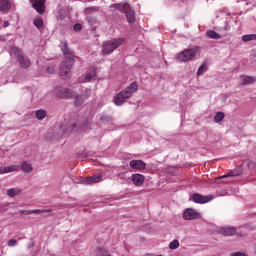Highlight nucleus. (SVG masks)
<instances>
[{
	"label": "nucleus",
	"instance_id": "1",
	"mask_svg": "<svg viewBox=\"0 0 256 256\" xmlns=\"http://www.w3.org/2000/svg\"><path fill=\"white\" fill-rule=\"evenodd\" d=\"M61 51L65 57V60L62 61L59 75L61 79H69L71 77V69L73 68V63H75V52L69 49V44L66 40L61 41Z\"/></svg>",
	"mask_w": 256,
	"mask_h": 256
},
{
	"label": "nucleus",
	"instance_id": "2",
	"mask_svg": "<svg viewBox=\"0 0 256 256\" xmlns=\"http://www.w3.org/2000/svg\"><path fill=\"white\" fill-rule=\"evenodd\" d=\"M138 89L139 86L137 85V82L130 83L128 87L115 95L113 99L114 104L118 107H121V105H123V103H125L127 99H131V97H133V94L137 93Z\"/></svg>",
	"mask_w": 256,
	"mask_h": 256
},
{
	"label": "nucleus",
	"instance_id": "3",
	"mask_svg": "<svg viewBox=\"0 0 256 256\" xmlns=\"http://www.w3.org/2000/svg\"><path fill=\"white\" fill-rule=\"evenodd\" d=\"M10 55H14V57H17V62L22 69H29V67H31V60L23 55V51H21V49H19L18 47L12 46L10 49Z\"/></svg>",
	"mask_w": 256,
	"mask_h": 256
},
{
	"label": "nucleus",
	"instance_id": "4",
	"mask_svg": "<svg viewBox=\"0 0 256 256\" xmlns=\"http://www.w3.org/2000/svg\"><path fill=\"white\" fill-rule=\"evenodd\" d=\"M200 49L201 48L199 46L191 49H185L177 55V61H179V63H187L188 61H193V59L197 57V53H199Z\"/></svg>",
	"mask_w": 256,
	"mask_h": 256
},
{
	"label": "nucleus",
	"instance_id": "5",
	"mask_svg": "<svg viewBox=\"0 0 256 256\" xmlns=\"http://www.w3.org/2000/svg\"><path fill=\"white\" fill-rule=\"evenodd\" d=\"M123 40L122 38H115L112 40H108L103 44L102 48V55H109V53H113L117 47H121L123 45Z\"/></svg>",
	"mask_w": 256,
	"mask_h": 256
},
{
	"label": "nucleus",
	"instance_id": "6",
	"mask_svg": "<svg viewBox=\"0 0 256 256\" xmlns=\"http://www.w3.org/2000/svg\"><path fill=\"white\" fill-rule=\"evenodd\" d=\"M89 129H91V121L89 120H84L83 122H72L69 127V131H76L78 133L89 131ZM67 132L68 130H66V133Z\"/></svg>",
	"mask_w": 256,
	"mask_h": 256
},
{
	"label": "nucleus",
	"instance_id": "7",
	"mask_svg": "<svg viewBox=\"0 0 256 256\" xmlns=\"http://www.w3.org/2000/svg\"><path fill=\"white\" fill-rule=\"evenodd\" d=\"M54 94L58 99H71V97H75V93L71 89L65 87H56Z\"/></svg>",
	"mask_w": 256,
	"mask_h": 256
},
{
	"label": "nucleus",
	"instance_id": "8",
	"mask_svg": "<svg viewBox=\"0 0 256 256\" xmlns=\"http://www.w3.org/2000/svg\"><path fill=\"white\" fill-rule=\"evenodd\" d=\"M47 0H29V3L32 5V8L39 13V15L45 14V3Z\"/></svg>",
	"mask_w": 256,
	"mask_h": 256
},
{
	"label": "nucleus",
	"instance_id": "9",
	"mask_svg": "<svg viewBox=\"0 0 256 256\" xmlns=\"http://www.w3.org/2000/svg\"><path fill=\"white\" fill-rule=\"evenodd\" d=\"M91 95V89H86L85 93L75 96L74 105L75 107H81L89 99Z\"/></svg>",
	"mask_w": 256,
	"mask_h": 256
},
{
	"label": "nucleus",
	"instance_id": "10",
	"mask_svg": "<svg viewBox=\"0 0 256 256\" xmlns=\"http://www.w3.org/2000/svg\"><path fill=\"white\" fill-rule=\"evenodd\" d=\"M199 217H201V214L193 208H188L183 213L185 221H193L194 219H199Z\"/></svg>",
	"mask_w": 256,
	"mask_h": 256
},
{
	"label": "nucleus",
	"instance_id": "11",
	"mask_svg": "<svg viewBox=\"0 0 256 256\" xmlns=\"http://www.w3.org/2000/svg\"><path fill=\"white\" fill-rule=\"evenodd\" d=\"M192 201H194V203H209V201H213V195H208V196H204L198 193H195L192 195Z\"/></svg>",
	"mask_w": 256,
	"mask_h": 256
},
{
	"label": "nucleus",
	"instance_id": "12",
	"mask_svg": "<svg viewBox=\"0 0 256 256\" xmlns=\"http://www.w3.org/2000/svg\"><path fill=\"white\" fill-rule=\"evenodd\" d=\"M129 167L134 169V171H145V169H147V164H145L143 160H131L129 162Z\"/></svg>",
	"mask_w": 256,
	"mask_h": 256
},
{
	"label": "nucleus",
	"instance_id": "13",
	"mask_svg": "<svg viewBox=\"0 0 256 256\" xmlns=\"http://www.w3.org/2000/svg\"><path fill=\"white\" fill-rule=\"evenodd\" d=\"M101 179H103V175L98 174V175L82 178L81 183L83 185H93V183H100Z\"/></svg>",
	"mask_w": 256,
	"mask_h": 256
},
{
	"label": "nucleus",
	"instance_id": "14",
	"mask_svg": "<svg viewBox=\"0 0 256 256\" xmlns=\"http://www.w3.org/2000/svg\"><path fill=\"white\" fill-rule=\"evenodd\" d=\"M131 179L135 187H141L145 183V176L143 174H133Z\"/></svg>",
	"mask_w": 256,
	"mask_h": 256
},
{
	"label": "nucleus",
	"instance_id": "15",
	"mask_svg": "<svg viewBox=\"0 0 256 256\" xmlns=\"http://www.w3.org/2000/svg\"><path fill=\"white\" fill-rule=\"evenodd\" d=\"M220 233L224 235L225 237H231L237 233V229L233 227H228V228H222L220 230Z\"/></svg>",
	"mask_w": 256,
	"mask_h": 256
},
{
	"label": "nucleus",
	"instance_id": "16",
	"mask_svg": "<svg viewBox=\"0 0 256 256\" xmlns=\"http://www.w3.org/2000/svg\"><path fill=\"white\" fill-rule=\"evenodd\" d=\"M13 171H19L18 165L0 167V175L3 173H13Z\"/></svg>",
	"mask_w": 256,
	"mask_h": 256
},
{
	"label": "nucleus",
	"instance_id": "17",
	"mask_svg": "<svg viewBox=\"0 0 256 256\" xmlns=\"http://www.w3.org/2000/svg\"><path fill=\"white\" fill-rule=\"evenodd\" d=\"M11 9V2L9 0H0V11L5 12Z\"/></svg>",
	"mask_w": 256,
	"mask_h": 256
},
{
	"label": "nucleus",
	"instance_id": "18",
	"mask_svg": "<svg viewBox=\"0 0 256 256\" xmlns=\"http://www.w3.org/2000/svg\"><path fill=\"white\" fill-rule=\"evenodd\" d=\"M256 82L255 76H242V84L243 85H251V83Z\"/></svg>",
	"mask_w": 256,
	"mask_h": 256
},
{
	"label": "nucleus",
	"instance_id": "19",
	"mask_svg": "<svg viewBox=\"0 0 256 256\" xmlns=\"http://www.w3.org/2000/svg\"><path fill=\"white\" fill-rule=\"evenodd\" d=\"M206 35L209 39H221V34L217 33L215 30H208Z\"/></svg>",
	"mask_w": 256,
	"mask_h": 256
},
{
	"label": "nucleus",
	"instance_id": "20",
	"mask_svg": "<svg viewBox=\"0 0 256 256\" xmlns=\"http://www.w3.org/2000/svg\"><path fill=\"white\" fill-rule=\"evenodd\" d=\"M21 169L24 171V173H31V171H33V167L31 164L27 163V161L22 162Z\"/></svg>",
	"mask_w": 256,
	"mask_h": 256
},
{
	"label": "nucleus",
	"instance_id": "21",
	"mask_svg": "<svg viewBox=\"0 0 256 256\" xmlns=\"http://www.w3.org/2000/svg\"><path fill=\"white\" fill-rule=\"evenodd\" d=\"M99 11V7L92 6V7H86L83 11L84 15H91V13H97Z\"/></svg>",
	"mask_w": 256,
	"mask_h": 256
},
{
	"label": "nucleus",
	"instance_id": "22",
	"mask_svg": "<svg viewBox=\"0 0 256 256\" xmlns=\"http://www.w3.org/2000/svg\"><path fill=\"white\" fill-rule=\"evenodd\" d=\"M126 19L128 23H135V12L134 11H126L125 12Z\"/></svg>",
	"mask_w": 256,
	"mask_h": 256
},
{
	"label": "nucleus",
	"instance_id": "23",
	"mask_svg": "<svg viewBox=\"0 0 256 256\" xmlns=\"http://www.w3.org/2000/svg\"><path fill=\"white\" fill-rule=\"evenodd\" d=\"M21 193V189L19 188H10L7 191L8 197H16V195H19Z\"/></svg>",
	"mask_w": 256,
	"mask_h": 256
},
{
	"label": "nucleus",
	"instance_id": "24",
	"mask_svg": "<svg viewBox=\"0 0 256 256\" xmlns=\"http://www.w3.org/2000/svg\"><path fill=\"white\" fill-rule=\"evenodd\" d=\"M47 117V111L45 110H37L36 111V119L39 121H43Z\"/></svg>",
	"mask_w": 256,
	"mask_h": 256
},
{
	"label": "nucleus",
	"instance_id": "25",
	"mask_svg": "<svg viewBox=\"0 0 256 256\" xmlns=\"http://www.w3.org/2000/svg\"><path fill=\"white\" fill-rule=\"evenodd\" d=\"M242 41L247 43L248 41H256V34H247L242 36Z\"/></svg>",
	"mask_w": 256,
	"mask_h": 256
},
{
	"label": "nucleus",
	"instance_id": "26",
	"mask_svg": "<svg viewBox=\"0 0 256 256\" xmlns=\"http://www.w3.org/2000/svg\"><path fill=\"white\" fill-rule=\"evenodd\" d=\"M223 119H225V113L217 112L215 117H214L215 123H221V121H223Z\"/></svg>",
	"mask_w": 256,
	"mask_h": 256
},
{
	"label": "nucleus",
	"instance_id": "27",
	"mask_svg": "<svg viewBox=\"0 0 256 256\" xmlns=\"http://www.w3.org/2000/svg\"><path fill=\"white\" fill-rule=\"evenodd\" d=\"M239 175H241V172L239 171H232V172H229L228 175H224V176H220L216 179H225L226 177H239Z\"/></svg>",
	"mask_w": 256,
	"mask_h": 256
},
{
	"label": "nucleus",
	"instance_id": "28",
	"mask_svg": "<svg viewBox=\"0 0 256 256\" xmlns=\"http://www.w3.org/2000/svg\"><path fill=\"white\" fill-rule=\"evenodd\" d=\"M96 75H97V73L95 72V70L88 72L85 76V81H87V82L93 81V79L96 77Z\"/></svg>",
	"mask_w": 256,
	"mask_h": 256
},
{
	"label": "nucleus",
	"instance_id": "29",
	"mask_svg": "<svg viewBox=\"0 0 256 256\" xmlns=\"http://www.w3.org/2000/svg\"><path fill=\"white\" fill-rule=\"evenodd\" d=\"M43 213H51V209H35L32 210V215H43Z\"/></svg>",
	"mask_w": 256,
	"mask_h": 256
},
{
	"label": "nucleus",
	"instance_id": "30",
	"mask_svg": "<svg viewBox=\"0 0 256 256\" xmlns=\"http://www.w3.org/2000/svg\"><path fill=\"white\" fill-rule=\"evenodd\" d=\"M34 25L37 29H41L44 25V22H43V18L41 17H37L35 20H34Z\"/></svg>",
	"mask_w": 256,
	"mask_h": 256
},
{
	"label": "nucleus",
	"instance_id": "31",
	"mask_svg": "<svg viewBox=\"0 0 256 256\" xmlns=\"http://www.w3.org/2000/svg\"><path fill=\"white\" fill-rule=\"evenodd\" d=\"M169 249H172V250L179 249V240H173L169 244Z\"/></svg>",
	"mask_w": 256,
	"mask_h": 256
},
{
	"label": "nucleus",
	"instance_id": "32",
	"mask_svg": "<svg viewBox=\"0 0 256 256\" xmlns=\"http://www.w3.org/2000/svg\"><path fill=\"white\" fill-rule=\"evenodd\" d=\"M205 69H207V65H206L205 63H203V64L198 68L197 75H203V73H205Z\"/></svg>",
	"mask_w": 256,
	"mask_h": 256
},
{
	"label": "nucleus",
	"instance_id": "33",
	"mask_svg": "<svg viewBox=\"0 0 256 256\" xmlns=\"http://www.w3.org/2000/svg\"><path fill=\"white\" fill-rule=\"evenodd\" d=\"M57 69L55 68V66H50L47 68V73H50V75H53V73H56Z\"/></svg>",
	"mask_w": 256,
	"mask_h": 256
},
{
	"label": "nucleus",
	"instance_id": "34",
	"mask_svg": "<svg viewBox=\"0 0 256 256\" xmlns=\"http://www.w3.org/2000/svg\"><path fill=\"white\" fill-rule=\"evenodd\" d=\"M247 167L250 169V171H253L255 169V162L254 161H248L247 162Z\"/></svg>",
	"mask_w": 256,
	"mask_h": 256
},
{
	"label": "nucleus",
	"instance_id": "35",
	"mask_svg": "<svg viewBox=\"0 0 256 256\" xmlns=\"http://www.w3.org/2000/svg\"><path fill=\"white\" fill-rule=\"evenodd\" d=\"M17 245V240L15 239H10L8 241V247H15Z\"/></svg>",
	"mask_w": 256,
	"mask_h": 256
},
{
	"label": "nucleus",
	"instance_id": "36",
	"mask_svg": "<svg viewBox=\"0 0 256 256\" xmlns=\"http://www.w3.org/2000/svg\"><path fill=\"white\" fill-rule=\"evenodd\" d=\"M21 214L22 215H33V210H22Z\"/></svg>",
	"mask_w": 256,
	"mask_h": 256
},
{
	"label": "nucleus",
	"instance_id": "37",
	"mask_svg": "<svg viewBox=\"0 0 256 256\" xmlns=\"http://www.w3.org/2000/svg\"><path fill=\"white\" fill-rule=\"evenodd\" d=\"M83 29V27L81 26L80 23H77L74 25V31H81Z\"/></svg>",
	"mask_w": 256,
	"mask_h": 256
},
{
	"label": "nucleus",
	"instance_id": "38",
	"mask_svg": "<svg viewBox=\"0 0 256 256\" xmlns=\"http://www.w3.org/2000/svg\"><path fill=\"white\" fill-rule=\"evenodd\" d=\"M231 256H245V253L243 252H234L231 254Z\"/></svg>",
	"mask_w": 256,
	"mask_h": 256
},
{
	"label": "nucleus",
	"instance_id": "39",
	"mask_svg": "<svg viewBox=\"0 0 256 256\" xmlns=\"http://www.w3.org/2000/svg\"><path fill=\"white\" fill-rule=\"evenodd\" d=\"M9 25H10L9 21H5V22L3 23V27H9Z\"/></svg>",
	"mask_w": 256,
	"mask_h": 256
},
{
	"label": "nucleus",
	"instance_id": "40",
	"mask_svg": "<svg viewBox=\"0 0 256 256\" xmlns=\"http://www.w3.org/2000/svg\"><path fill=\"white\" fill-rule=\"evenodd\" d=\"M111 7H113V9H117V4H113Z\"/></svg>",
	"mask_w": 256,
	"mask_h": 256
},
{
	"label": "nucleus",
	"instance_id": "41",
	"mask_svg": "<svg viewBox=\"0 0 256 256\" xmlns=\"http://www.w3.org/2000/svg\"><path fill=\"white\" fill-rule=\"evenodd\" d=\"M3 211V205H0V213Z\"/></svg>",
	"mask_w": 256,
	"mask_h": 256
}]
</instances>
